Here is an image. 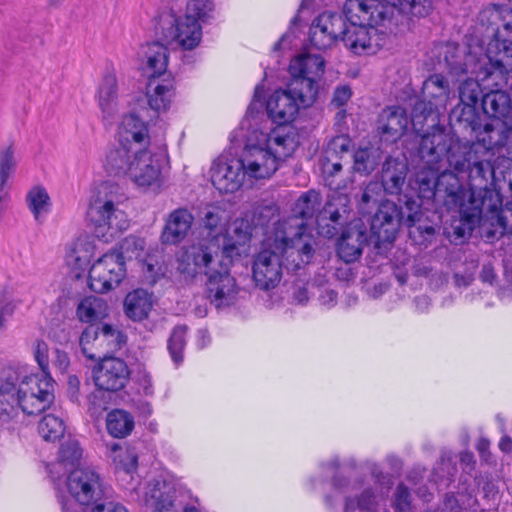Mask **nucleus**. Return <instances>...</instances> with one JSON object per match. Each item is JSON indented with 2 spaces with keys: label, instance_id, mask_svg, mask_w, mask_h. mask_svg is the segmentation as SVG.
Masks as SVG:
<instances>
[{
  "label": "nucleus",
  "instance_id": "1",
  "mask_svg": "<svg viewBox=\"0 0 512 512\" xmlns=\"http://www.w3.org/2000/svg\"><path fill=\"white\" fill-rule=\"evenodd\" d=\"M419 155L426 163L416 174L418 195L434 199L439 176V162L446 156L451 168L458 173L468 172L472 182H485L494 175L495 153L491 148L476 142L454 140L442 130H435L422 136Z\"/></svg>",
  "mask_w": 512,
  "mask_h": 512
},
{
  "label": "nucleus",
  "instance_id": "2",
  "mask_svg": "<svg viewBox=\"0 0 512 512\" xmlns=\"http://www.w3.org/2000/svg\"><path fill=\"white\" fill-rule=\"evenodd\" d=\"M286 222L278 223L274 235L264 241V248L255 256L252 265V277L261 290L275 288L282 278V258L287 261V268L299 269L313 258L314 239L303 232V222L295 224L299 231L290 237Z\"/></svg>",
  "mask_w": 512,
  "mask_h": 512
},
{
  "label": "nucleus",
  "instance_id": "3",
  "mask_svg": "<svg viewBox=\"0 0 512 512\" xmlns=\"http://www.w3.org/2000/svg\"><path fill=\"white\" fill-rule=\"evenodd\" d=\"M395 7L390 2H345L344 22L340 41L355 55L377 53L398 25Z\"/></svg>",
  "mask_w": 512,
  "mask_h": 512
},
{
  "label": "nucleus",
  "instance_id": "4",
  "mask_svg": "<svg viewBox=\"0 0 512 512\" xmlns=\"http://www.w3.org/2000/svg\"><path fill=\"white\" fill-rule=\"evenodd\" d=\"M177 262V270L185 279H193L202 273L206 275L208 298L216 308L236 302L239 287L230 274L232 260L220 257L217 245H191L182 251Z\"/></svg>",
  "mask_w": 512,
  "mask_h": 512
},
{
  "label": "nucleus",
  "instance_id": "5",
  "mask_svg": "<svg viewBox=\"0 0 512 512\" xmlns=\"http://www.w3.org/2000/svg\"><path fill=\"white\" fill-rule=\"evenodd\" d=\"M494 176L485 182L469 180L470 188L466 190L455 173L445 170L437 178L433 200L449 211L458 210L461 219L472 227L482 220L484 211H495L501 204L500 192L487 186Z\"/></svg>",
  "mask_w": 512,
  "mask_h": 512
},
{
  "label": "nucleus",
  "instance_id": "6",
  "mask_svg": "<svg viewBox=\"0 0 512 512\" xmlns=\"http://www.w3.org/2000/svg\"><path fill=\"white\" fill-rule=\"evenodd\" d=\"M298 144V135L291 126H278L269 133L255 132L240 154L249 187L256 180L269 179Z\"/></svg>",
  "mask_w": 512,
  "mask_h": 512
},
{
  "label": "nucleus",
  "instance_id": "7",
  "mask_svg": "<svg viewBox=\"0 0 512 512\" xmlns=\"http://www.w3.org/2000/svg\"><path fill=\"white\" fill-rule=\"evenodd\" d=\"M384 188L377 181L369 182L361 192L358 206L362 214H370L378 206L371 220V235L378 246L392 243L397 236L401 224L414 226L421 219L419 205L414 200H407L405 208L408 214L404 216L401 209L392 201H382Z\"/></svg>",
  "mask_w": 512,
  "mask_h": 512
},
{
  "label": "nucleus",
  "instance_id": "8",
  "mask_svg": "<svg viewBox=\"0 0 512 512\" xmlns=\"http://www.w3.org/2000/svg\"><path fill=\"white\" fill-rule=\"evenodd\" d=\"M213 10L212 2H187L184 15L163 11L156 18V31L168 44L182 50H193L201 42L200 22H206Z\"/></svg>",
  "mask_w": 512,
  "mask_h": 512
},
{
  "label": "nucleus",
  "instance_id": "9",
  "mask_svg": "<svg viewBox=\"0 0 512 512\" xmlns=\"http://www.w3.org/2000/svg\"><path fill=\"white\" fill-rule=\"evenodd\" d=\"M104 168L113 176H126L138 187H150L161 175V163L157 155L146 146H113L105 156Z\"/></svg>",
  "mask_w": 512,
  "mask_h": 512
},
{
  "label": "nucleus",
  "instance_id": "10",
  "mask_svg": "<svg viewBox=\"0 0 512 512\" xmlns=\"http://www.w3.org/2000/svg\"><path fill=\"white\" fill-rule=\"evenodd\" d=\"M67 487L74 500H62L63 512H80V505L96 503L91 512H128L118 503L102 502L104 489L99 474L92 468L74 469L68 479Z\"/></svg>",
  "mask_w": 512,
  "mask_h": 512
},
{
  "label": "nucleus",
  "instance_id": "11",
  "mask_svg": "<svg viewBox=\"0 0 512 512\" xmlns=\"http://www.w3.org/2000/svg\"><path fill=\"white\" fill-rule=\"evenodd\" d=\"M86 218L99 238L113 236L128 227L126 214L119 208L115 185L102 183L92 192Z\"/></svg>",
  "mask_w": 512,
  "mask_h": 512
},
{
  "label": "nucleus",
  "instance_id": "12",
  "mask_svg": "<svg viewBox=\"0 0 512 512\" xmlns=\"http://www.w3.org/2000/svg\"><path fill=\"white\" fill-rule=\"evenodd\" d=\"M54 400V380L49 373L28 374L17 390V403L24 415H37Z\"/></svg>",
  "mask_w": 512,
  "mask_h": 512
},
{
  "label": "nucleus",
  "instance_id": "13",
  "mask_svg": "<svg viewBox=\"0 0 512 512\" xmlns=\"http://www.w3.org/2000/svg\"><path fill=\"white\" fill-rule=\"evenodd\" d=\"M209 175L213 186L220 193H234L245 185L249 186V178L240 155L232 157L221 154L212 162Z\"/></svg>",
  "mask_w": 512,
  "mask_h": 512
},
{
  "label": "nucleus",
  "instance_id": "14",
  "mask_svg": "<svg viewBox=\"0 0 512 512\" xmlns=\"http://www.w3.org/2000/svg\"><path fill=\"white\" fill-rule=\"evenodd\" d=\"M126 275L124 256L117 252L104 254L89 270V286L97 293L117 287Z\"/></svg>",
  "mask_w": 512,
  "mask_h": 512
},
{
  "label": "nucleus",
  "instance_id": "15",
  "mask_svg": "<svg viewBox=\"0 0 512 512\" xmlns=\"http://www.w3.org/2000/svg\"><path fill=\"white\" fill-rule=\"evenodd\" d=\"M130 371L126 362L120 358H104L94 371L95 385L104 391L116 392L125 387Z\"/></svg>",
  "mask_w": 512,
  "mask_h": 512
},
{
  "label": "nucleus",
  "instance_id": "16",
  "mask_svg": "<svg viewBox=\"0 0 512 512\" xmlns=\"http://www.w3.org/2000/svg\"><path fill=\"white\" fill-rule=\"evenodd\" d=\"M344 20L337 13H322L312 23L309 37L311 44L319 49L330 48L336 41L340 40Z\"/></svg>",
  "mask_w": 512,
  "mask_h": 512
},
{
  "label": "nucleus",
  "instance_id": "17",
  "mask_svg": "<svg viewBox=\"0 0 512 512\" xmlns=\"http://www.w3.org/2000/svg\"><path fill=\"white\" fill-rule=\"evenodd\" d=\"M409 118L406 110L401 106H388L384 108L377 119V129L385 141L394 142L406 131Z\"/></svg>",
  "mask_w": 512,
  "mask_h": 512
},
{
  "label": "nucleus",
  "instance_id": "18",
  "mask_svg": "<svg viewBox=\"0 0 512 512\" xmlns=\"http://www.w3.org/2000/svg\"><path fill=\"white\" fill-rule=\"evenodd\" d=\"M299 108L300 104L288 87L276 90L267 101L268 114L280 124L279 126H285V123L292 121L298 114Z\"/></svg>",
  "mask_w": 512,
  "mask_h": 512
},
{
  "label": "nucleus",
  "instance_id": "19",
  "mask_svg": "<svg viewBox=\"0 0 512 512\" xmlns=\"http://www.w3.org/2000/svg\"><path fill=\"white\" fill-rule=\"evenodd\" d=\"M193 223V216L187 210L179 208L171 212L161 234L164 244H178L185 239Z\"/></svg>",
  "mask_w": 512,
  "mask_h": 512
},
{
  "label": "nucleus",
  "instance_id": "20",
  "mask_svg": "<svg viewBox=\"0 0 512 512\" xmlns=\"http://www.w3.org/2000/svg\"><path fill=\"white\" fill-rule=\"evenodd\" d=\"M367 242L366 231L360 225L346 228L338 242V255L346 263L356 261Z\"/></svg>",
  "mask_w": 512,
  "mask_h": 512
},
{
  "label": "nucleus",
  "instance_id": "21",
  "mask_svg": "<svg viewBox=\"0 0 512 512\" xmlns=\"http://www.w3.org/2000/svg\"><path fill=\"white\" fill-rule=\"evenodd\" d=\"M175 96L174 81L170 78H150L146 87L149 107L160 113L166 111Z\"/></svg>",
  "mask_w": 512,
  "mask_h": 512
},
{
  "label": "nucleus",
  "instance_id": "22",
  "mask_svg": "<svg viewBox=\"0 0 512 512\" xmlns=\"http://www.w3.org/2000/svg\"><path fill=\"white\" fill-rule=\"evenodd\" d=\"M408 165L405 160L389 157L385 160L381 172V186L385 193L398 195L405 184Z\"/></svg>",
  "mask_w": 512,
  "mask_h": 512
},
{
  "label": "nucleus",
  "instance_id": "23",
  "mask_svg": "<svg viewBox=\"0 0 512 512\" xmlns=\"http://www.w3.org/2000/svg\"><path fill=\"white\" fill-rule=\"evenodd\" d=\"M119 141L116 146L145 147L149 143L146 124L135 114L123 117L118 128Z\"/></svg>",
  "mask_w": 512,
  "mask_h": 512
},
{
  "label": "nucleus",
  "instance_id": "24",
  "mask_svg": "<svg viewBox=\"0 0 512 512\" xmlns=\"http://www.w3.org/2000/svg\"><path fill=\"white\" fill-rule=\"evenodd\" d=\"M234 236L231 239L224 240L222 249L219 248L220 257L234 260L242 254L248 253V244L252 237L251 227L246 220H236Z\"/></svg>",
  "mask_w": 512,
  "mask_h": 512
},
{
  "label": "nucleus",
  "instance_id": "25",
  "mask_svg": "<svg viewBox=\"0 0 512 512\" xmlns=\"http://www.w3.org/2000/svg\"><path fill=\"white\" fill-rule=\"evenodd\" d=\"M98 106L104 120H112L119 112L118 86L114 74L103 78L97 94Z\"/></svg>",
  "mask_w": 512,
  "mask_h": 512
},
{
  "label": "nucleus",
  "instance_id": "26",
  "mask_svg": "<svg viewBox=\"0 0 512 512\" xmlns=\"http://www.w3.org/2000/svg\"><path fill=\"white\" fill-rule=\"evenodd\" d=\"M325 61L320 55L302 54L293 58L289 65L291 78L320 80L324 74Z\"/></svg>",
  "mask_w": 512,
  "mask_h": 512
},
{
  "label": "nucleus",
  "instance_id": "27",
  "mask_svg": "<svg viewBox=\"0 0 512 512\" xmlns=\"http://www.w3.org/2000/svg\"><path fill=\"white\" fill-rule=\"evenodd\" d=\"M484 112L490 117L504 118L506 124L512 125L511 100L504 91H492L482 98Z\"/></svg>",
  "mask_w": 512,
  "mask_h": 512
},
{
  "label": "nucleus",
  "instance_id": "28",
  "mask_svg": "<svg viewBox=\"0 0 512 512\" xmlns=\"http://www.w3.org/2000/svg\"><path fill=\"white\" fill-rule=\"evenodd\" d=\"M143 58L144 70L150 78H160L165 73L168 63V50L164 45L158 42L148 44L144 48Z\"/></svg>",
  "mask_w": 512,
  "mask_h": 512
},
{
  "label": "nucleus",
  "instance_id": "29",
  "mask_svg": "<svg viewBox=\"0 0 512 512\" xmlns=\"http://www.w3.org/2000/svg\"><path fill=\"white\" fill-rule=\"evenodd\" d=\"M152 309L151 295L143 289H136L127 294L124 300V310L128 318L142 321L147 318Z\"/></svg>",
  "mask_w": 512,
  "mask_h": 512
},
{
  "label": "nucleus",
  "instance_id": "30",
  "mask_svg": "<svg viewBox=\"0 0 512 512\" xmlns=\"http://www.w3.org/2000/svg\"><path fill=\"white\" fill-rule=\"evenodd\" d=\"M94 255V245L88 238H78L69 248L66 255L67 264L76 271L79 276L85 271Z\"/></svg>",
  "mask_w": 512,
  "mask_h": 512
},
{
  "label": "nucleus",
  "instance_id": "31",
  "mask_svg": "<svg viewBox=\"0 0 512 512\" xmlns=\"http://www.w3.org/2000/svg\"><path fill=\"white\" fill-rule=\"evenodd\" d=\"M318 82L319 80H313L312 78H291L287 87L300 106L309 107L317 99Z\"/></svg>",
  "mask_w": 512,
  "mask_h": 512
},
{
  "label": "nucleus",
  "instance_id": "32",
  "mask_svg": "<svg viewBox=\"0 0 512 512\" xmlns=\"http://www.w3.org/2000/svg\"><path fill=\"white\" fill-rule=\"evenodd\" d=\"M76 314L81 322L92 323L107 316L108 305L101 297L88 296L78 304Z\"/></svg>",
  "mask_w": 512,
  "mask_h": 512
},
{
  "label": "nucleus",
  "instance_id": "33",
  "mask_svg": "<svg viewBox=\"0 0 512 512\" xmlns=\"http://www.w3.org/2000/svg\"><path fill=\"white\" fill-rule=\"evenodd\" d=\"M135 422L133 416L122 409H114L107 414L106 427L114 438H125L131 434Z\"/></svg>",
  "mask_w": 512,
  "mask_h": 512
},
{
  "label": "nucleus",
  "instance_id": "34",
  "mask_svg": "<svg viewBox=\"0 0 512 512\" xmlns=\"http://www.w3.org/2000/svg\"><path fill=\"white\" fill-rule=\"evenodd\" d=\"M25 416L17 403V395L0 393V424L14 428L24 422Z\"/></svg>",
  "mask_w": 512,
  "mask_h": 512
},
{
  "label": "nucleus",
  "instance_id": "35",
  "mask_svg": "<svg viewBox=\"0 0 512 512\" xmlns=\"http://www.w3.org/2000/svg\"><path fill=\"white\" fill-rule=\"evenodd\" d=\"M26 204L36 221H42L51 209V199L47 190L40 185L33 186L26 195Z\"/></svg>",
  "mask_w": 512,
  "mask_h": 512
},
{
  "label": "nucleus",
  "instance_id": "36",
  "mask_svg": "<svg viewBox=\"0 0 512 512\" xmlns=\"http://www.w3.org/2000/svg\"><path fill=\"white\" fill-rule=\"evenodd\" d=\"M222 214L223 212L218 208H213L212 210H208L205 212L203 222L204 227L208 230L207 236L210 239H204L203 241H200L195 245L215 244L218 246V248H220V245L218 243L220 237H222L223 240H226V237L223 235L225 231V223L223 222Z\"/></svg>",
  "mask_w": 512,
  "mask_h": 512
},
{
  "label": "nucleus",
  "instance_id": "37",
  "mask_svg": "<svg viewBox=\"0 0 512 512\" xmlns=\"http://www.w3.org/2000/svg\"><path fill=\"white\" fill-rule=\"evenodd\" d=\"M98 328V342L100 356L105 352L119 350L125 343V336L117 328L110 324H103Z\"/></svg>",
  "mask_w": 512,
  "mask_h": 512
},
{
  "label": "nucleus",
  "instance_id": "38",
  "mask_svg": "<svg viewBox=\"0 0 512 512\" xmlns=\"http://www.w3.org/2000/svg\"><path fill=\"white\" fill-rule=\"evenodd\" d=\"M422 95L427 100L445 102L449 95V83L441 74H433L422 85Z\"/></svg>",
  "mask_w": 512,
  "mask_h": 512
},
{
  "label": "nucleus",
  "instance_id": "39",
  "mask_svg": "<svg viewBox=\"0 0 512 512\" xmlns=\"http://www.w3.org/2000/svg\"><path fill=\"white\" fill-rule=\"evenodd\" d=\"M28 373L24 367L6 366L0 369V393L15 394Z\"/></svg>",
  "mask_w": 512,
  "mask_h": 512
},
{
  "label": "nucleus",
  "instance_id": "40",
  "mask_svg": "<svg viewBox=\"0 0 512 512\" xmlns=\"http://www.w3.org/2000/svg\"><path fill=\"white\" fill-rule=\"evenodd\" d=\"M380 152L374 148H359L353 155V169L362 175H369L379 164Z\"/></svg>",
  "mask_w": 512,
  "mask_h": 512
},
{
  "label": "nucleus",
  "instance_id": "41",
  "mask_svg": "<svg viewBox=\"0 0 512 512\" xmlns=\"http://www.w3.org/2000/svg\"><path fill=\"white\" fill-rule=\"evenodd\" d=\"M320 204V197L316 191L310 190L304 193L294 205V218H300L302 220L313 218L319 211Z\"/></svg>",
  "mask_w": 512,
  "mask_h": 512
},
{
  "label": "nucleus",
  "instance_id": "42",
  "mask_svg": "<svg viewBox=\"0 0 512 512\" xmlns=\"http://www.w3.org/2000/svg\"><path fill=\"white\" fill-rule=\"evenodd\" d=\"M38 432L46 441H57L64 435V421L53 414H47L39 422Z\"/></svg>",
  "mask_w": 512,
  "mask_h": 512
},
{
  "label": "nucleus",
  "instance_id": "43",
  "mask_svg": "<svg viewBox=\"0 0 512 512\" xmlns=\"http://www.w3.org/2000/svg\"><path fill=\"white\" fill-rule=\"evenodd\" d=\"M17 160L12 145L6 146L0 151V188L8 187V180L15 173Z\"/></svg>",
  "mask_w": 512,
  "mask_h": 512
},
{
  "label": "nucleus",
  "instance_id": "44",
  "mask_svg": "<svg viewBox=\"0 0 512 512\" xmlns=\"http://www.w3.org/2000/svg\"><path fill=\"white\" fill-rule=\"evenodd\" d=\"M501 204L495 209V211H484L482 219L485 218L492 222V225L496 222L497 225L502 229L501 233H508L512 235V205L506 204L505 208H502Z\"/></svg>",
  "mask_w": 512,
  "mask_h": 512
},
{
  "label": "nucleus",
  "instance_id": "45",
  "mask_svg": "<svg viewBox=\"0 0 512 512\" xmlns=\"http://www.w3.org/2000/svg\"><path fill=\"white\" fill-rule=\"evenodd\" d=\"M98 342V328L95 326H89L82 332L79 344L83 355L90 359L95 360L100 358L99 348H97Z\"/></svg>",
  "mask_w": 512,
  "mask_h": 512
},
{
  "label": "nucleus",
  "instance_id": "46",
  "mask_svg": "<svg viewBox=\"0 0 512 512\" xmlns=\"http://www.w3.org/2000/svg\"><path fill=\"white\" fill-rule=\"evenodd\" d=\"M186 326H177L173 329L168 341V350L173 361L179 364L183 360V350L186 344Z\"/></svg>",
  "mask_w": 512,
  "mask_h": 512
},
{
  "label": "nucleus",
  "instance_id": "47",
  "mask_svg": "<svg viewBox=\"0 0 512 512\" xmlns=\"http://www.w3.org/2000/svg\"><path fill=\"white\" fill-rule=\"evenodd\" d=\"M390 2V5L395 7L394 13L410 14L411 16L424 17L427 16L432 9V2Z\"/></svg>",
  "mask_w": 512,
  "mask_h": 512
},
{
  "label": "nucleus",
  "instance_id": "48",
  "mask_svg": "<svg viewBox=\"0 0 512 512\" xmlns=\"http://www.w3.org/2000/svg\"><path fill=\"white\" fill-rule=\"evenodd\" d=\"M82 456L78 441L69 439L61 445L59 452V466L74 465Z\"/></svg>",
  "mask_w": 512,
  "mask_h": 512
},
{
  "label": "nucleus",
  "instance_id": "49",
  "mask_svg": "<svg viewBox=\"0 0 512 512\" xmlns=\"http://www.w3.org/2000/svg\"><path fill=\"white\" fill-rule=\"evenodd\" d=\"M113 453V462L117 468L124 470L126 473H130L136 468L138 457L133 450H122L115 446Z\"/></svg>",
  "mask_w": 512,
  "mask_h": 512
},
{
  "label": "nucleus",
  "instance_id": "50",
  "mask_svg": "<svg viewBox=\"0 0 512 512\" xmlns=\"http://www.w3.org/2000/svg\"><path fill=\"white\" fill-rule=\"evenodd\" d=\"M320 165L325 182L329 187L332 188L334 185V178L342 170L341 158L323 155V157L320 160Z\"/></svg>",
  "mask_w": 512,
  "mask_h": 512
},
{
  "label": "nucleus",
  "instance_id": "51",
  "mask_svg": "<svg viewBox=\"0 0 512 512\" xmlns=\"http://www.w3.org/2000/svg\"><path fill=\"white\" fill-rule=\"evenodd\" d=\"M479 84L474 79H467L459 87L460 101L466 106H473L478 102Z\"/></svg>",
  "mask_w": 512,
  "mask_h": 512
},
{
  "label": "nucleus",
  "instance_id": "52",
  "mask_svg": "<svg viewBox=\"0 0 512 512\" xmlns=\"http://www.w3.org/2000/svg\"><path fill=\"white\" fill-rule=\"evenodd\" d=\"M350 143L351 141L348 137L343 135L336 136L329 141L324 155L342 159L349 152Z\"/></svg>",
  "mask_w": 512,
  "mask_h": 512
},
{
  "label": "nucleus",
  "instance_id": "53",
  "mask_svg": "<svg viewBox=\"0 0 512 512\" xmlns=\"http://www.w3.org/2000/svg\"><path fill=\"white\" fill-rule=\"evenodd\" d=\"M145 248V241L142 238L129 236L125 238L121 244L122 255L124 253L128 254L129 257L135 256L136 258L140 257L141 252H143Z\"/></svg>",
  "mask_w": 512,
  "mask_h": 512
},
{
  "label": "nucleus",
  "instance_id": "54",
  "mask_svg": "<svg viewBox=\"0 0 512 512\" xmlns=\"http://www.w3.org/2000/svg\"><path fill=\"white\" fill-rule=\"evenodd\" d=\"M49 347L43 340H37L34 347V358L38 363L41 373H49Z\"/></svg>",
  "mask_w": 512,
  "mask_h": 512
},
{
  "label": "nucleus",
  "instance_id": "55",
  "mask_svg": "<svg viewBox=\"0 0 512 512\" xmlns=\"http://www.w3.org/2000/svg\"><path fill=\"white\" fill-rule=\"evenodd\" d=\"M135 383L138 391L145 396H152L154 394V387L152 377L146 369H139L135 376Z\"/></svg>",
  "mask_w": 512,
  "mask_h": 512
},
{
  "label": "nucleus",
  "instance_id": "56",
  "mask_svg": "<svg viewBox=\"0 0 512 512\" xmlns=\"http://www.w3.org/2000/svg\"><path fill=\"white\" fill-rule=\"evenodd\" d=\"M411 499L408 489L400 484L396 488L394 509L396 512H407L410 509Z\"/></svg>",
  "mask_w": 512,
  "mask_h": 512
},
{
  "label": "nucleus",
  "instance_id": "57",
  "mask_svg": "<svg viewBox=\"0 0 512 512\" xmlns=\"http://www.w3.org/2000/svg\"><path fill=\"white\" fill-rule=\"evenodd\" d=\"M14 313V306L4 298H0V333L6 329L8 320Z\"/></svg>",
  "mask_w": 512,
  "mask_h": 512
},
{
  "label": "nucleus",
  "instance_id": "58",
  "mask_svg": "<svg viewBox=\"0 0 512 512\" xmlns=\"http://www.w3.org/2000/svg\"><path fill=\"white\" fill-rule=\"evenodd\" d=\"M351 94L352 92L349 86H338L333 92L332 103L338 107L343 106L350 99Z\"/></svg>",
  "mask_w": 512,
  "mask_h": 512
},
{
  "label": "nucleus",
  "instance_id": "59",
  "mask_svg": "<svg viewBox=\"0 0 512 512\" xmlns=\"http://www.w3.org/2000/svg\"><path fill=\"white\" fill-rule=\"evenodd\" d=\"M434 104L431 100H421L417 101L413 108L414 118H417L419 115L426 117L431 114L433 111Z\"/></svg>",
  "mask_w": 512,
  "mask_h": 512
},
{
  "label": "nucleus",
  "instance_id": "60",
  "mask_svg": "<svg viewBox=\"0 0 512 512\" xmlns=\"http://www.w3.org/2000/svg\"><path fill=\"white\" fill-rule=\"evenodd\" d=\"M53 365L62 373H64L69 366V357L66 352L56 349Z\"/></svg>",
  "mask_w": 512,
  "mask_h": 512
},
{
  "label": "nucleus",
  "instance_id": "61",
  "mask_svg": "<svg viewBox=\"0 0 512 512\" xmlns=\"http://www.w3.org/2000/svg\"><path fill=\"white\" fill-rule=\"evenodd\" d=\"M68 391L72 399L77 398L79 386H80V380L75 375H70L68 377Z\"/></svg>",
  "mask_w": 512,
  "mask_h": 512
},
{
  "label": "nucleus",
  "instance_id": "62",
  "mask_svg": "<svg viewBox=\"0 0 512 512\" xmlns=\"http://www.w3.org/2000/svg\"><path fill=\"white\" fill-rule=\"evenodd\" d=\"M309 299L308 292L306 288L299 287L294 292V300L297 301L299 304H305Z\"/></svg>",
  "mask_w": 512,
  "mask_h": 512
},
{
  "label": "nucleus",
  "instance_id": "63",
  "mask_svg": "<svg viewBox=\"0 0 512 512\" xmlns=\"http://www.w3.org/2000/svg\"><path fill=\"white\" fill-rule=\"evenodd\" d=\"M156 512H177L172 501H159L156 505Z\"/></svg>",
  "mask_w": 512,
  "mask_h": 512
},
{
  "label": "nucleus",
  "instance_id": "64",
  "mask_svg": "<svg viewBox=\"0 0 512 512\" xmlns=\"http://www.w3.org/2000/svg\"><path fill=\"white\" fill-rule=\"evenodd\" d=\"M499 448L505 453H510L512 451V439L507 435L503 436L500 439Z\"/></svg>",
  "mask_w": 512,
  "mask_h": 512
}]
</instances>
